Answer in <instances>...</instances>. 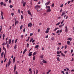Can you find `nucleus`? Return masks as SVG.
Instances as JSON below:
<instances>
[{"label": "nucleus", "mask_w": 74, "mask_h": 74, "mask_svg": "<svg viewBox=\"0 0 74 74\" xmlns=\"http://www.w3.org/2000/svg\"><path fill=\"white\" fill-rule=\"evenodd\" d=\"M25 28H24L23 30V32H25Z\"/></svg>", "instance_id": "0e129e2a"}, {"label": "nucleus", "mask_w": 74, "mask_h": 74, "mask_svg": "<svg viewBox=\"0 0 74 74\" xmlns=\"http://www.w3.org/2000/svg\"><path fill=\"white\" fill-rule=\"evenodd\" d=\"M35 59H36V57L35 56H34L33 58V60H35Z\"/></svg>", "instance_id": "c756f323"}, {"label": "nucleus", "mask_w": 74, "mask_h": 74, "mask_svg": "<svg viewBox=\"0 0 74 74\" xmlns=\"http://www.w3.org/2000/svg\"><path fill=\"white\" fill-rule=\"evenodd\" d=\"M67 40H69V41H71V40H72V39L71 38H68Z\"/></svg>", "instance_id": "ddd939ff"}, {"label": "nucleus", "mask_w": 74, "mask_h": 74, "mask_svg": "<svg viewBox=\"0 0 74 74\" xmlns=\"http://www.w3.org/2000/svg\"><path fill=\"white\" fill-rule=\"evenodd\" d=\"M40 58H42V59L43 58V55H41L40 56Z\"/></svg>", "instance_id": "e433bc0d"}, {"label": "nucleus", "mask_w": 74, "mask_h": 74, "mask_svg": "<svg viewBox=\"0 0 74 74\" xmlns=\"http://www.w3.org/2000/svg\"><path fill=\"white\" fill-rule=\"evenodd\" d=\"M60 22H58L57 24L56 25L58 26V25H60Z\"/></svg>", "instance_id": "a211bd4d"}, {"label": "nucleus", "mask_w": 74, "mask_h": 74, "mask_svg": "<svg viewBox=\"0 0 74 74\" xmlns=\"http://www.w3.org/2000/svg\"><path fill=\"white\" fill-rule=\"evenodd\" d=\"M39 47V46H38V45H36L35 47V48H38Z\"/></svg>", "instance_id": "393cba45"}, {"label": "nucleus", "mask_w": 74, "mask_h": 74, "mask_svg": "<svg viewBox=\"0 0 74 74\" xmlns=\"http://www.w3.org/2000/svg\"><path fill=\"white\" fill-rule=\"evenodd\" d=\"M16 64L15 65V66L14 67V70H16Z\"/></svg>", "instance_id": "2f4dec72"}, {"label": "nucleus", "mask_w": 74, "mask_h": 74, "mask_svg": "<svg viewBox=\"0 0 74 74\" xmlns=\"http://www.w3.org/2000/svg\"><path fill=\"white\" fill-rule=\"evenodd\" d=\"M29 71H30V72H32V69H31V68L29 69Z\"/></svg>", "instance_id": "ea45409f"}, {"label": "nucleus", "mask_w": 74, "mask_h": 74, "mask_svg": "<svg viewBox=\"0 0 74 74\" xmlns=\"http://www.w3.org/2000/svg\"><path fill=\"white\" fill-rule=\"evenodd\" d=\"M46 7L47 8H48V9H50V6H46Z\"/></svg>", "instance_id": "aec40b11"}, {"label": "nucleus", "mask_w": 74, "mask_h": 74, "mask_svg": "<svg viewBox=\"0 0 74 74\" xmlns=\"http://www.w3.org/2000/svg\"><path fill=\"white\" fill-rule=\"evenodd\" d=\"M21 19H23V16L22 15H21Z\"/></svg>", "instance_id": "cd10ccee"}, {"label": "nucleus", "mask_w": 74, "mask_h": 74, "mask_svg": "<svg viewBox=\"0 0 74 74\" xmlns=\"http://www.w3.org/2000/svg\"><path fill=\"white\" fill-rule=\"evenodd\" d=\"M36 54H37V53H36V52H34V53H33V56H34V55H36Z\"/></svg>", "instance_id": "4468645a"}, {"label": "nucleus", "mask_w": 74, "mask_h": 74, "mask_svg": "<svg viewBox=\"0 0 74 74\" xmlns=\"http://www.w3.org/2000/svg\"><path fill=\"white\" fill-rule=\"evenodd\" d=\"M28 47H29V44L28 43H27V48Z\"/></svg>", "instance_id": "c9c22d12"}, {"label": "nucleus", "mask_w": 74, "mask_h": 74, "mask_svg": "<svg viewBox=\"0 0 74 74\" xmlns=\"http://www.w3.org/2000/svg\"><path fill=\"white\" fill-rule=\"evenodd\" d=\"M1 16H2V15H3L4 13L3 12H2V11H1Z\"/></svg>", "instance_id": "2eb2a0df"}, {"label": "nucleus", "mask_w": 74, "mask_h": 74, "mask_svg": "<svg viewBox=\"0 0 74 74\" xmlns=\"http://www.w3.org/2000/svg\"><path fill=\"white\" fill-rule=\"evenodd\" d=\"M49 29H50V28H47V30H49Z\"/></svg>", "instance_id": "e2e57ef3"}, {"label": "nucleus", "mask_w": 74, "mask_h": 74, "mask_svg": "<svg viewBox=\"0 0 74 74\" xmlns=\"http://www.w3.org/2000/svg\"><path fill=\"white\" fill-rule=\"evenodd\" d=\"M26 51H27V49L26 48L24 49V51H23V54H24V53H25V52H26Z\"/></svg>", "instance_id": "6e6552de"}, {"label": "nucleus", "mask_w": 74, "mask_h": 74, "mask_svg": "<svg viewBox=\"0 0 74 74\" xmlns=\"http://www.w3.org/2000/svg\"><path fill=\"white\" fill-rule=\"evenodd\" d=\"M51 10L50 9L47 10V12H51Z\"/></svg>", "instance_id": "39448f33"}, {"label": "nucleus", "mask_w": 74, "mask_h": 74, "mask_svg": "<svg viewBox=\"0 0 74 74\" xmlns=\"http://www.w3.org/2000/svg\"><path fill=\"white\" fill-rule=\"evenodd\" d=\"M14 40H12V44H13V43H14Z\"/></svg>", "instance_id": "3c124183"}, {"label": "nucleus", "mask_w": 74, "mask_h": 74, "mask_svg": "<svg viewBox=\"0 0 74 74\" xmlns=\"http://www.w3.org/2000/svg\"><path fill=\"white\" fill-rule=\"evenodd\" d=\"M42 62L44 63H47V61H45L43 60L42 61Z\"/></svg>", "instance_id": "6ab92c4d"}, {"label": "nucleus", "mask_w": 74, "mask_h": 74, "mask_svg": "<svg viewBox=\"0 0 74 74\" xmlns=\"http://www.w3.org/2000/svg\"><path fill=\"white\" fill-rule=\"evenodd\" d=\"M35 8L36 10H39V9H40L41 7L38 5H37L35 7Z\"/></svg>", "instance_id": "f257e3e1"}, {"label": "nucleus", "mask_w": 74, "mask_h": 74, "mask_svg": "<svg viewBox=\"0 0 74 74\" xmlns=\"http://www.w3.org/2000/svg\"><path fill=\"white\" fill-rule=\"evenodd\" d=\"M65 14V13L64 12H64H63V13L62 14V16H63V15H64Z\"/></svg>", "instance_id": "5701e85b"}, {"label": "nucleus", "mask_w": 74, "mask_h": 74, "mask_svg": "<svg viewBox=\"0 0 74 74\" xmlns=\"http://www.w3.org/2000/svg\"><path fill=\"white\" fill-rule=\"evenodd\" d=\"M32 24L31 23H29V24H28V27H29L30 26L31 27H32Z\"/></svg>", "instance_id": "f03ea898"}, {"label": "nucleus", "mask_w": 74, "mask_h": 74, "mask_svg": "<svg viewBox=\"0 0 74 74\" xmlns=\"http://www.w3.org/2000/svg\"><path fill=\"white\" fill-rule=\"evenodd\" d=\"M71 53H72V52H73V50L71 49Z\"/></svg>", "instance_id": "774afa93"}, {"label": "nucleus", "mask_w": 74, "mask_h": 74, "mask_svg": "<svg viewBox=\"0 0 74 74\" xmlns=\"http://www.w3.org/2000/svg\"><path fill=\"white\" fill-rule=\"evenodd\" d=\"M50 2H51V1H49L48 2L45 3V5H48L49 4Z\"/></svg>", "instance_id": "7ed1b4c3"}, {"label": "nucleus", "mask_w": 74, "mask_h": 74, "mask_svg": "<svg viewBox=\"0 0 74 74\" xmlns=\"http://www.w3.org/2000/svg\"><path fill=\"white\" fill-rule=\"evenodd\" d=\"M53 39H54L53 38H51V41H52L53 40Z\"/></svg>", "instance_id": "4d7b16f0"}, {"label": "nucleus", "mask_w": 74, "mask_h": 74, "mask_svg": "<svg viewBox=\"0 0 74 74\" xmlns=\"http://www.w3.org/2000/svg\"><path fill=\"white\" fill-rule=\"evenodd\" d=\"M63 22H64V20H63V21H62V22H61V25H62V24H63Z\"/></svg>", "instance_id": "a19ab883"}, {"label": "nucleus", "mask_w": 74, "mask_h": 74, "mask_svg": "<svg viewBox=\"0 0 74 74\" xmlns=\"http://www.w3.org/2000/svg\"><path fill=\"white\" fill-rule=\"evenodd\" d=\"M1 5L2 6L3 5H4V2H2L0 3Z\"/></svg>", "instance_id": "f3484780"}, {"label": "nucleus", "mask_w": 74, "mask_h": 74, "mask_svg": "<svg viewBox=\"0 0 74 74\" xmlns=\"http://www.w3.org/2000/svg\"><path fill=\"white\" fill-rule=\"evenodd\" d=\"M1 16V19H4V17H3V16L2 15Z\"/></svg>", "instance_id": "58836bf2"}, {"label": "nucleus", "mask_w": 74, "mask_h": 74, "mask_svg": "<svg viewBox=\"0 0 74 74\" xmlns=\"http://www.w3.org/2000/svg\"><path fill=\"white\" fill-rule=\"evenodd\" d=\"M14 48L15 49H16V45H15L14 47Z\"/></svg>", "instance_id": "79ce46f5"}, {"label": "nucleus", "mask_w": 74, "mask_h": 74, "mask_svg": "<svg viewBox=\"0 0 74 74\" xmlns=\"http://www.w3.org/2000/svg\"><path fill=\"white\" fill-rule=\"evenodd\" d=\"M35 41V40H32V42H34Z\"/></svg>", "instance_id": "5fc2aeb1"}, {"label": "nucleus", "mask_w": 74, "mask_h": 74, "mask_svg": "<svg viewBox=\"0 0 74 74\" xmlns=\"http://www.w3.org/2000/svg\"><path fill=\"white\" fill-rule=\"evenodd\" d=\"M33 52H30L29 54H28V56H31L32 55V53Z\"/></svg>", "instance_id": "0eeeda50"}, {"label": "nucleus", "mask_w": 74, "mask_h": 74, "mask_svg": "<svg viewBox=\"0 0 74 74\" xmlns=\"http://www.w3.org/2000/svg\"><path fill=\"white\" fill-rule=\"evenodd\" d=\"M11 39H10L8 42L10 44H11Z\"/></svg>", "instance_id": "b1692460"}, {"label": "nucleus", "mask_w": 74, "mask_h": 74, "mask_svg": "<svg viewBox=\"0 0 74 74\" xmlns=\"http://www.w3.org/2000/svg\"><path fill=\"white\" fill-rule=\"evenodd\" d=\"M61 55L62 56H64H64H65V55H64V54L62 53H61Z\"/></svg>", "instance_id": "a878e982"}, {"label": "nucleus", "mask_w": 74, "mask_h": 74, "mask_svg": "<svg viewBox=\"0 0 74 74\" xmlns=\"http://www.w3.org/2000/svg\"><path fill=\"white\" fill-rule=\"evenodd\" d=\"M65 74H69V72L68 71L66 72Z\"/></svg>", "instance_id": "338daca9"}, {"label": "nucleus", "mask_w": 74, "mask_h": 74, "mask_svg": "<svg viewBox=\"0 0 74 74\" xmlns=\"http://www.w3.org/2000/svg\"><path fill=\"white\" fill-rule=\"evenodd\" d=\"M23 27V25H21L20 27V29L22 30V29Z\"/></svg>", "instance_id": "412c9836"}, {"label": "nucleus", "mask_w": 74, "mask_h": 74, "mask_svg": "<svg viewBox=\"0 0 74 74\" xmlns=\"http://www.w3.org/2000/svg\"><path fill=\"white\" fill-rule=\"evenodd\" d=\"M63 4H62L60 6V7H63Z\"/></svg>", "instance_id": "864d4df0"}, {"label": "nucleus", "mask_w": 74, "mask_h": 74, "mask_svg": "<svg viewBox=\"0 0 74 74\" xmlns=\"http://www.w3.org/2000/svg\"><path fill=\"white\" fill-rule=\"evenodd\" d=\"M9 62H8V67L9 65H10V64H11V60H9Z\"/></svg>", "instance_id": "423d86ee"}, {"label": "nucleus", "mask_w": 74, "mask_h": 74, "mask_svg": "<svg viewBox=\"0 0 74 74\" xmlns=\"http://www.w3.org/2000/svg\"><path fill=\"white\" fill-rule=\"evenodd\" d=\"M6 60H7V58H5V60H4V62H5Z\"/></svg>", "instance_id": "052dcab7"}, {"label": "nucleus", "mask_w": 74, "mask_h": 74, "mask_svg": "<svg viewBox=\"0 0 74 74\" xmlns=\"http://www.w3.org/2000/svg\"><path fill=\"white\" fill-rule=\"evenodd\" d=\"M3 55H4V52H3L2 53H1V56H3Z\"/></svg>", "instance_id": "37998d69"}, {"label": "nucleus", "mask_w": 74, "mask_h": 74, "mask_svg": "<svg viewBox=\"0 0 74 74\" xmlns=\"http://www.w3.org/2000/svg\"><path fill=\"white\" fill-rule=\"evenodd\" d=\"M70 42L69 41H68L67 42V44L68 45H71V44L70 43Z\"/></svg>", "instance_id": "1a4fd4ad"}, {"label": "nucleus", "mask_w": 74, "mask_h": 74, "mask_svg": "<svg viewBox=\"0 0 74 74\" xmlns=\"http://www.w3.org/2000/svg\"><path fill=\"white\" fill-rule=\"evenodd\" d=\"M59 29V28L58 27H57L55 29H54L53 30V31H56V30H57V29Z\"/></svg>", "instance_id": "dca6fc26"}, {"label": "nucleus", "mask_w": 74, "mask_h": 74, "mask_svg": "<svg viewBox=\"0 0 74 74\" xmlns=\"http://www.w3.org/2000/svg\"><path fill=\"white\" fill-rule=\"evenodd\" d=\"M11 15H12V16H14V13H12Z\"/></svg>", "instance_id": "6e6d98bb"}, {"label": "nucleus", "mask_w": 74, "mask_h": 74, "mask_svg": "<svg viewBox=\"0 0 74 74\" xmlns=\"http://www.w3.org/2000/svg\"><path fill=\"white\" fill-rule=\"evenodd\" d=\"M29 39H30V37H28L27 39V40H26V41H28L29 40Z\"/></svg>", "instance_id": "f704fd0d"}, {"label": "nucleus", "mask_w": 74, "mask_h": 74, "mask_svg": "<svg viewBox=\"0 0 74 74\" xmlns=\"http://www.w3.org/2000/svg\"><path fill=\"white\" fill-rule=\"evenodd\" d=\"M59 32L60 33H61L62 32V29H61L59 31Z\"/></svg>", "instance_id": "de8ad7c7"}, {"label": "nucleus", "mask_w": 74, "mask_h": 74, "mask_svg": "<svg viewBox=\"0 0 74 74\" xmlns=\"http://www.w3.org/2000/svg\"><path fill=\"white\" fill-rule=\"evenodd\" d=\"M18 40L17 39H16L15 42V43L16 44V42H17V40Z\"/></svg>", "instance_id": "4c0bfd02"}, {"label": "nucleus", "mask_w": 74, "mask_h": 74, "mask_svg": "<svg viewBox=\"0 0 74 74\" xmlns=\"http://www.w3.org/2000/svg\"><path fill=\"white\" fill-rule=\"evenodd\" d=\"M3 50H4V51H5V53H6V49H5V48H4V46H3Z\"/></svg>", "instance_id": "4be33fe9"}, {"label": "nucleus", "mask_w": 74, "mask_h": 74, "mask_svg": "<svg viewBox=\"0 0 74 74\" xmlns=\"http://www.w3.org/2000/svg\"><path fill=\"white\" fill-rule=\"evenodd\" d=\"M65 28H66V29L65 30V32L66 33H67V31H68V29H67V27H65Z\"/></svg>", "instance_id": "20e7f679"}, {"label": "nucleus", "mask_w": 74, "mask_h": 74, "mask_svg": "<svg viewBox=\"0 0 74 74\" xmlns=\"http://www.w3.org/2000/svg\"><path fill=\"white\" fill-rule=\"evenodd\" d=\"M5 37V35H4V34H3V37Z\"/></svg>", "instance_id": "69168bd1"}, {"label": "nucleus", "mask_w": 74, "mask_h": 74, "mask_svg": "<svg viewBox=\"0 0 74 74\" xmlns=\"http://www.w3.org/2000/svg\"><path fill=\"white\" fill-rule=\"evenodd\" d=\"M10 8H12V7H13V5H10Z\"/></svg>", "instance_id": "473e14b6"}, {"label": "nucleus", "mask_w": 74, "mask_h": 74, "mask_svg": "<svg viewBox=\"0 0 74 74\" xmlns=\"http://www.w3.org/2000/svg\"><path fill=\"white\" fill-rule=\"evenodd\" d=\"M59 30H58L57 31L56 33H59Z\"/></svg>", "instance_id": "680f3d73"}, {"label": "nucleus", "mask_w": 74, "mask_h": 74, "mask_svg": "<svg viewBox=\"0 0 74 74\" xmlns=\"http://www.w3.org/2000/svg\"><path fill=\"white\" fill-rule=\"evenodd\" d=\"M7 47L8 48L9 47V45H7Z\"/></svg>", "instance_id": "bf43d9fd"}, {"label": "nucleus", "mask_w": 74, "mask_h": 74, "mask_svg": "<svg viewBox=\"0 0 74 74\" xmlns=\"http://www.w3.org/2000/svg\"><path fill=\"white\" fill-rule=\"evenodd\" d=\"M26 2H25L23 3V7H25V5H26Z\"/></svg>", "instance_id": "f8f14e48"}, {"label": "nucleus", "mask_w": 74, "mask_h": 74, "mask_svg": "<svg viewBox=\"0 0 74 74\" xmlns=\"http://www.w3.org/2000/svg\"><path fill=\"white\" fill-rule=\"evenodd\" d=\"M71 2V1H68L67 3H68V4H70V3Z\"/></svg>", "instance_id": "a18cd8bd"}, {"label": "nucleus", "mask_w": 74, "mask_h": 74, "mask_svg": "<svg viewBox=\"0 0 74 74\" xmlns=\"http://www.w3.org/2000/svg\"><path fill=\"white\" fill-rule=\"evenodd\" d=\"M33 38H31L29 41V42H32V41H33Z\"/></svg>", "instance_id": "c85d7f7f"}, {"label": "nucleus", "mask_w": 74, "mask_h": 74, "mask_svg": "<svg viewBox=\"0 0 74 74\" xmlns=\"http://www.w3.org/2000/svg\"><path fill=\"white\" fill-rule=\"evenodd\" d=\"M13 63H15V57L14 58L13 60Z\"/></svg>", "instance_id": "9b49d317"}, {"label": "nucleus", "mask_w": 74, "mask_h": 74, "mask_svg": "<svg viewBox=\"0 0 74 74\" xmlns=\"http://www.w3.org/2000/svg\"><path fill=\"white\" fill-rule=\"evenodd\" d=\"M60 53L59 52V51H58L57 53V55H59Z\"/></svg>", "instance_id": "72a5a7b5"}, {"label": "nucleus", "mask_w": 74, "mask_h": 74, "mask_svg": "<svg viewBox=\"0 0 74 74\" xmlns=\"http://www.w3.org/2000/svg\"><path fill=\"white\" fill-rule=\"evenodd\" d=\"M49 32V30H46V31L45 33H48Z\"/></svg>", "instance_id": "7c9ffc66"}, {"label": "nucleus", "mask_w": 74, "mask_h": 74, "mask_svg": "<svg viewBox=\"0 0 74 74\" xmlns=\"http://www.w3.org/2000/svg\"><path fill=\"white\" fill-rule=\"evenodd\" d=\"M27 12L28 14H29V15H31V13H30V10H28Z\"/></svg>", "instance_id": "9d476101"}, {"label": "nucleus", "mask_w": 74, "mask_h": 74, "mask_svg": "<svg viewBox=\"0 0 74 74\" xmlns=\"http://www.w3.org/2000/svg\"><path fill=\"white\" fill-rule=\"evenodd\" d=\"M57 60H58V61H60V59L59 58V57H58L57 58Z\"/></svg>", "instance_id": "bb28decb"}, {"label": "nucleus", "mask_w": 74, "mask_h": 74, "mask_svg": "<svg viewBox=\"0 0 74 74\" xmlns=\"http://www.w3.org/2000/svg\"><path fill=\"white\" fill-rule=\"evenodd\" d=\"M51 7H54V3H52L51 5Z\"/></svg>", "instance_id": "8fccbe9b"}, {"label": "nucleus", "mask_w": 74, "mask_h": 74, "mask_svg": "<svg viewBox=\"0 0 74 74\" xmlns=\"http://www.w3.org/2000/svg\"><path fill=\"white\" fill-rule=\"evenodd\" d=\"M17 23V21H16L15 23V25H16V23Z\"/></svg>", "instance_id": "49530a36"}, {"label": "nucleus", "mask_w": 74, "mask_h": 74, "mask_svg": "<svg viewBox=\"0 0 74 74\" xmlns=\"http://www.w3.org/2000/svg\"><path fill=\"white\" fill-rule=\"evenodd\" d=\"M38 70L37 69V70H36V74H38Z\"/></svg>", "instance_id": "09e8293b"}, {"label": "nucleus", "mask_w": 74, "mask_h": 74, "mask_svg": "<svg viewBox=\"0 0 74 74\" xmlns=\"http://www.w3.org/2000/svg\"><path fill=\"white\" fill-rule=\"evenodd\" d=\"M33 34L32 33H30V36H33Z\"/></svg>", "instance_id": "c03bdc74"}, {"label": "nucleus", "mask_w": 74, "mask_h": 74, "mask_svg": "<svg viewBox=\"0 0 74 74\" xmlns=\"http://www.w3.org/2000/svg\"><path fill=\"white\" fill-rule=\"evenodd\" d=\"M9 3H11V0H9Z\"/></svg>", "instance_id": "603ef678"}, {"label": "nucleus", "mask_w": 74, "mask_h": 74, "mask_svg": "<svg viewBox=\"0 0 74 74\" xmlns=\"http://www.w3.org/2000/svg\"><path fill=\"white\" fill-rule=\"evenodd\" d=\"M8 42V41H6V42L5 43V45H7V43Z\"/></svg>", "instance_id": "13d9d810"}]
</instances>
